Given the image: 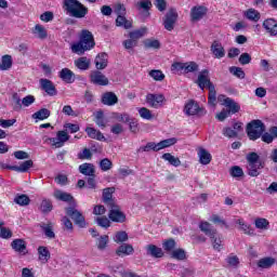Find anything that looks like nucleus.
Instances as JSON below:
<instances>
[{"label": "nucleus", "instance_id": "a878e982", "mask_svg": "<svg viewBox=\"0 0 277 277\" xmlns=\"http://www.w3.org/2000/svg\"><path fill=\"white\" fill-rule=\"evenodd\" d=\"M102 103L103 105H108V107H111L118 103V96L114 92H106L102 96Z\"/></svg>", "mask_w": 277, "mask_h": 277}, {"label": "nucleus", "instance_id": "1a4fd4ad", "mask_svg": "<svg viewBox=\"0 0 277 277\" xmlns=\"http://www.w3.org/2000/svg\"><path fill=\"white\" fill-rule=\"evenodd\" d=\"M176 21H179V13L176 12V9H170L164 15V29H167V31H172V29H174V25H176Z\"/></svg>", "mask_w": 277, "mask_h": 277}, {"label": "nucleus", "instance_id": "c03bdc74", "mask_svg": "<svg viewBox=\"0 0 277 277\" xmlns=\"http://www.w3.org/2000/svg\"><path fill=\"white\" fill-rule=\"evenodd\" d=\"M144 48L145 49H160L161 43L157 39H145L143 41Z\"/></svg>", "mask_w": 277, "mask_h": 277}, {"label": "nucleus", "instance_id": "338daca9", "mask_svg": "<svg viewBox=\"0 0 277 277\" xmlns=\"http://www.w3.org/2000/svg\"><path fill=\"white\" fill-rule=\"evenodd\" d=\"M115 14L117 16H127V8L122 3H117L115 5Z\"/></svg>", "mask_w": 277, "mask_h": 277}, {"label": "nucleus", "instance_id": "6ab92c4d", "mask_svg": "<svg viewBox=\"0 0 277 277\" xmlns=\"http://www.w3.org/2000/svg\"><path fill=\"white\" fill-rule=\"evenodd\" d=\"M54 198L56 200H61V202H71L74 207L77 206V203L75 202V197H72V195H70L69 193L62 192L60 189H56L54 192Z\"/></svg>", "mask_w": 277, "mask_h": 277}, {"label": "nucleus", "instance_id": "c9c22d12", "mask_svg": "<svg viewBox=\"0 0 277 277\" xmlns=\"http://www.w3.org/2000/svg\"><path fill=\"white\" fill-rule=\"evenodd\" d=\"M211 243L213 247V250H216V252H221L223 245H222V236L220 234H214L213 237H210Z\"/></svg>", "mask_w": 277, "mask_h": 277}, {"label": "nucleus", "instance_id": "423d86ee", "mask_svg": "<svg viewBox=\"0 0 277 277\" xmlns=\"http://www.w3.org/2000/svg\"><path fill=\"white\" fill-rule=\"evenodd\" d=\"M174 144H176V140H163L158 144L155 142H149L144 147H140L138 151L143 150L144 153H150V150H154L157 153L159 150H163V148L174 146Z\"/></svg>", "mask_w": 277, "mask_h": 277}, {"label": "nucleus", "instance_id": "de8ad7c7", "mask_svg": "<svg viewBox=\"0 0 277 277\" xmlns=\"http://www.w3.org/2000/svg\"><path fill=\"white\" fill-rule=\"evenodd\" d=\"M230 75H234V77H237L238 79H246V71L241 67L232 66L229 67Z\"/></svg>", "mask_w": 277, "mask_h": 277}, {"label": "nucleus", "instance_id": "f03ea898", "mask_svg": "<svg viewBox=\"0 0 277 277\" xmlns=\"http://www.w3.org/2000/svg\"><path fill=\"white\" fill-rule=\"evenodd\" d=\"M196 83L199 85L200 90L208 88V103L212 105V107H215V104L217 103V92L215 91V84L211 82L208 69H203L199 72Z\"/></svg>", "mask_w": 277, "mask_h": 277}, {"label": "nucleus", "instance_id": "2eb2a0df", "mask_svg": "<svg viewBox=\"0 0 277 277\" xmlns=\"http://www.w3.org/2000/svg\"><path fill=\"white\" fill-rule=\"evenodd\" d=\"M116 192V188L114 187H107L103 190V202L106 205V207H114L116 203V200H114V193Z\"/></svg>", "mask_w": 277, "mask_h": 277}, {"label": "nucleus", "instance_id": "603ef678", "mask_svg": "<svg viewBox=\"0 0 277 277\" xmlns=\"http://www.w3.org/2000/svg\"><path fill=\"white\" fill-rule=\"evenodd\" d=\"M41 228L45 235V237H48V239H55V232H53V225L51 224H43L41 225Z\"/></svg>", "mask_w": 277, "mask_h": 277}, {"label": "nucleus", "instance_id": "774afa93", "mask_svg": "<svg viewBox=\"0 0 277 277\" xmlns=\"http://www.w3.org/2000/svg\"><path fill=\"white\" fill-rule=\"evenodd\" d=\"M36 103V97L34 95H27L22 100V107H29Z\"/></svg>", "mask_w": 277, "mask_h": 277}, {"label": "nucleus", "instance_id": "f257e3e1", "mask_svg": "<svg viewBox=\"0 0 277 277\" xmlns=\"http://www.w3.org/2000/svg\"><path fill=\"white\" fill-rule=\"evenodd\" d=\"M96 47L94 42V35L90 30H82L79 37V41L70 45L71 53L76 55H84L85 51H92Z\"/></svg>", "mask_w": 277, "mask_h": 277}, {"label": "nucleus", "instance_id": "79ce46f5", "mask_svg": "<svg viewBox=\"0 0 277 277\" xmlns=\"http://www.w3.org/2000/svg\"><path fill=\"white\" fill-rule=\"evenodd\" d=\"M147 29L146 28H141L137 30H133L129 34L130 39L134 40V42H137L140 38H144L146 35Z\"/></svg>", "mask_w": 277, "mask_h": 277}, {"label": "nucleus", "instance_id": "e433bc0d", "mask_svg": "<svg viewBox=\"0 0 277 277\" xmlns=\"http://www.w3.org/2000/svg\"><path fill=\"white\" fill-rule=\"evenodd\" d=\"M39 261L42 263H47L49 259H51V252L47 247H39L38 248Z\"/></svg>", "mask_w": 277, "mask_h": 277}, {"label": "nucleus", "instance_id": "b1692460", "mask_svg": "<svg viewBox=\"0 0 277 277\" xmlns=\"http://www.w3.org/2000/svg\"><path fill=\"white\" fill-rule=\"evenodd\" d=\"M263 27L269 36H277V22L274 18H267L263 22Z\"/></svg>", "mask_w": 277, "mask_h": 277}, {"label": "nucleus", "instance_id": "3c124183", "mask_svg": "<svg viewBox=\"0 0 277 277\" xmlns=\"http://www.w3.org/2000/svg\"><path fill=\"white\" fill-rule=\"evenodd\" d=\"M262 140H277V127L273 126L268 129V132H264Z\"/></svg>", "mask_w": 277, "mask_h": 277}, {"label": "nucleus", "instance_id": "aec40b11", "mask_svg": "<svg viewBox=\"0 0 277 277\" xmlns=\"http://www.w3.org/2000/svg\"><path fill=\"white\" fill-rule=\"evenodd\" d=\"M2 168H6L8 170H14V172H27L29 168H34V160H26L19 166H2Z\"/></svg>", "mask_w": 277, "mask_h": 277}, {"label": "nucleus", "instance_id": "a19ab883", "mask_svg": "<svg viewBox=\"0 0 277 277\" xmlns=\"http://www.w3.org/2000/svg\"><path fill=\"white\" fill-rule=\"evenodd\" d=\"M246 16L249 21H253L254 23H259V21H261V13L254 9H249L246 12Z\"/></svg>", "mask_w": 277, "mask_h": 277}, {"label": "nucleus", "instance_id": "473e14b6", "mask_svg": "<svg viewBox=\"0 0 277 277\" xmlns=\"http://www.w3.org/2000/svg\"><path fill=\"white\" fill-rule=\"evenodd\" d=\"M116 27H122L123 29H131L133 22L127 19L126 15H119L116 18Z\"/></svg>", "mask_w": 277, "mask_h": 277}, {"label": "nucleus", "instance_id": "4c0bfd02", "mask_svg": "<svg viewBox=\"0 0 277 277\" xmlns=\"http://www.w3.org/2000/svg\"><path fill=\"white\" fill-rule=\"evenodd\" d=\"M12 68V55L5 54L1 58L0 70H10Z\"/></svg>", "mask_w": 277, "mask_h": 277}, {"label": "nucleus", "instance_id": "6e6d98bb", "mask_svg": "<svg viewBox=\"0 0 277 277\" xmlns=\"http://www.w3.org/2000/svg\"><path fill=\"white\" fill-rule=\"evenodd\" d=\"M229 174L233 179H241V176H243V169L239 166H234L230 168Z\"/></svg>", "mask_w": 277, "mask_h": 277}, {"label": "nucleus", "instance_id": "0e129e2a", "mask_svg": "<svg viewBox=\"0 0 277 277\" xmlns=\"http://www.w3.org/2000/svg\"><path fill=\"white\" fill-rule=\"evenodd\" d=\"M96 222L97 226H101L102 228H109V226H111V222L106 216L97 217Z\"/></svg>", "mask_w": 277, "mask_h": 277}, {"label": "nucleus", "instance_id": "bb28decb", "mask_svg": "<svg viewBox=\"0 0 277 277\" xmlns=\"http://www.w3.org/2000/svg\"><path fill=\"white\" fill-rule=\"evenodd\" d=\"M133 252H135V250L133 249V246L129 243H122L116 250L117 256H129L133 254Z\"/></svg>", "mask_w": 277, "mask_h": 277}, {"label": "nucleus", "instance_id": "4be33fe9", "mask_svg": "<svg viewBox=\"0 0 277 277\" xmlns=\"http://www.w3.org/2000/svg\"><path fill=\"white\" fill-rule=\"evenodd\" d=\"M78 170L83 176H96V168L90 162L80 164Z\"/></svg>", "mask_w": 277, "mask_h": 277}, {"label": "nucleus", "instance_id": "ea45409f", "mask_svg": "<svg viewBox=\"0 0 277 277\" xmlns=\"http://www.w3.org/2000/svg\"><path fill=\"white\" fill-rule=\"evenodd\" d=\"M162 159H164V161H169L170 166H173L174 168H179V166H181V159L174 157L170 153L163 154Z\"/></svg>", "mask_w": 277, "mask_h": 277}, {"label": "nucleus", "instance_id": "ddd939ff", "mask_svg": "<svg viewBox=\"0 0 277 277\" xmlns=\"http://www.w3.org/2000/svg\"><path fill=\"white\" fill-rule=\"evenodd\" d=\"M222 98H223V105L227 107V109H228L227 111H229V114H239V109H241V106H239V104H237V102H235L230 97L220 95L219 101H222Z\"/></svg>", "mask_w": 277, "mask_h": 277}, {"label": "nucleus", "instance_id": "412c9836", "mask_svg": "<svg viewBox=\"0 0 277 277\" xmlns=\"http://www.w3.org/2000/svg\"><path fill=\"white\" fill-rule=\"evenodd\" d=\"M11 248L19 254H27V242L21 238L14 239L11 242Z\"/></svg>", "mask_w": 277, "mask_h": 277}, {"label": "nucleus", "instance_id": "7c9ffc66", "mask_svg": "<svg viewBox=\"0 0 277 277\" xmlns=\"http://www.w3.org/2000/svg\"><path fill=\"white\" fill-rule=\"evenodd\" d=\"M276 265V259L274 258H262L258 261V267L261 269H269V267Z\"/></svg>", "mask_w": 277, "mask_h": 277}, {"label": "nucleus", "instance_id": "393cba45", "mask_svg": "<svg viewBox=\"0 0 277 277\" xmlns=\"http://www.w3.org/2000/svg\"><path fill=\"white\" fill-rule=\"evenodd\" d=\"M60 79L65 83H75V72L69 68H63L58 74Z\"/></svg>", "mask_w": 277, "mask_h": 277}, {"label": "nucleus", "instance_id": "20e7f679", "mask_svg": "<svg viewBox=\"0 0 277 277\" xmlns=\"http://www.w3.org/2000/svg\"><path fill=\"white\" fill-rule=\"evenodd\" d=\"M63 5L69 16L74 18H85L88 16V6L83 5L79 0H64Z\"/></svg>", "mask_w": 277, "mask_h": 277}, {"label": "nucleus", "instance_id": "c756f323", "mask_svg": "<svg viewBox=\"0 0 277 277\" xmlns=\"http://www.w3.org/2000/svg\"><path fill=\"white\" fill-rule=\"evenodd\" d=\"M199 228H200L201 233H205V235H207V237H213V235H215L217 232V229H215L211 226V223L205 222V221H202L199 224Z\"/></svg>", "mask_w": 277, "mask_h": 277}, {"label": "nucleus", "instance_id": "f3484780", "mask_svg": "<svg viewBox=\"0 0 277 277\" xmlns=\"http://www.w3.org/2000/svg\"><path fill=\"white\" fill-rule=\"evenodd\" d=\"M108 60H109V56L107 55V53L102 52L97 54L94 60L96 70H105L108 64Z\"/></svg>", "mask_w": 277, "mask_h": 277}, {"label": "nucleus", "instance_id": "69168bd1", "mask_svg": "<svg viewBox=\"0 0 277 277\" xmlns=\"http://www.w3.org/2000/svg\"><path fill=\"white\" fill-rule=\"evenodd\" d=\"M2 226H3V222H0V237L2 239H10L12 237V230Z\"/></svg>", "mask_w": 277, "mask_h": 277}, {"label": "nucleus", "instance_id": "e2e57ef3", "mask_svg": "<svg viewBox=\"0 0 277 277\" xmlns=\"http://www.w3.org/2000/svg\"><path fill=\"white\" fill-rule=\"evenodd\" d=\"M239 64H241V66H247V64H250L252 62V56L245 52L242 53L239 58H238Z\"/></svg>", "mask_w": 277, "mask_h": 277}, {"label": "nucleus", "instance_id": "6e6552de", "mask_svg": "<svg viewBox=\"0 0 277 277\" xmlns=\"http://www.w3.org/2000/svg\"><path fill=\"white\" fill-rule=\"evenodd\" d=\"M108 217L111 222H117L118 224L127 222V215L124 214V212H122V210H120V206H118V203L108 207Z\"/></svg>", "mask_w": 277, "mask_h": 277}, {"label": "nucleus", "instance_id": "bf43d9fd", "mask_svg": "<svg viewBox=\"0 0 277 277\" xmlns=\"http://www.w3.org/2000/svg\"><path fill=\"white\" fill-rule=\"evenodd\" d=\"M255 227L260 230H267V228H269V221H267V219H256Z\"/></svg>", "mask_w": 277, "mask_h": 277}, {"label": "nucleus", "instance_id": "58836bf2", "mask_svg": "<svg viewBox=\"0 0 277 277\" xmlns=\"http://www.w3.org/2000/svg\"><path fill=\"white\" fill-rule=\"evenodd\" d=\"M85 133L91 140H105V135L94 128H87Z\"/></svg>", "mask_w": 277, "mask_h": 277}, {"label": "nucleus", "instance_id": "a211bd4d", "mask_svg": "<svg viewBox=\"0 0 277 277\" xmlns=\"http://www.w3.org/2000/svg\"><path fill=\"white\" fill-rule=\"evenodd\" d=\"M210 51L216 60H222V57H225L226 55V50H224V47L220 43V41H213Z\"/></svg>", "mask_w": 277, "mask_h": 277}, {"label": "nucleus", "instance_id": "37998d69", "mask_svg": "<svg viewBox=\"0 0 277 277\" xmlns=\"http://www.w3.org/2000/svg\"><path fill=\"white\" fill-rule=\"evenodd\" d=\"M12 101L14 111H21V109H23V100H21V95H18V93H13Z\"/></svg>", "mask_w": 277, "mask_h": 277}, {"label": "nucleus", "instance_id": "2f4dec72", "mask_svg": "<svg viewBox=\"0 0 277 277\" xmlns=\"http://www.w3.org/2000/svg\"><path fill=\"white\" fill-rule=\"evenodd\" d=\"M94 116V122L100 127L101 129H105L107 127V120H105V113L103 110H97L93 114Z\"/></svg>", "mask_w": 277, "mask_h": 277}, {"label": "nucleus", "instance_id": "680f3d73", "mask_svg": "<svg viewBox=\"0 0 277 277\" xmlns=\"http://www.w3.org/2000/svg\"><path fill=\"white\" fill-rule=\"evenodd\" d=\"M237 224H239L241 230H243L245 235H254V229L250 228V225L246 224L243 220H238Z\"/></svg>", "mask_w": 277, "mask_h": 277}, {"label": "nucleus", "instance_id": "9d476101", "mask_svg": "<svg viewBox=\"0 0 277 277\" xmlns=\"http://www.w3.org/2000/svg\"><path fill=\"white\" fill-rule=\"evenodd\" d=\"M163 101H166V96H163V94L149 93L146 95V103L149 107H154V109H159V107H162Z\"/></svg>", "mask_w": 277, "mask_h": 277}, {"label": "nucleus", "instance_id": "8fccbe9b", "mask_svg": "<svg viewBox=\"0 0 277 277\" xmlns=\"http://www.w3.org/2000/svg\"><path fill=\"white\" fill-rule=\"evenodd\" d=\"M171 258L175 259L176 261H185L187 259V254L183 249H175L172 251Z\"/></svg>", "mask_w": 277, "mask_h": 277}, {"label": "nucleus", "instance_id": "7ed1b4c3", "mask_svg": "<svg viewBox=\"0 0 277 277\" xmlns=\"http://www.w3.org/2000/svg\"><path fill=\"white\" fill-rule=\"evenodd\" d=\"M247 159V174L249 176L256 177L261 174L263 168H265V161L261 160L259 154L252 151L246 156Z\"/></svg>", "mask_w": 277, "mask_h": 277}, {"label": "nucleus", "instance_id": "5701e85b", "mask_svg": "<svg viewBox=\"0 0 277 277\" xmlns=\"http://www.w3.org/2000/svg\"><path fill=\"white\" fill-rule=\"evenodd\" d=\"M206 15H207V8L205 6H194L190 10L192 21H200L205 18Z\"/></svg>", "mask_w": 277, "mask_h": 277}, {"label": "nucleus", "instance_id": "cd10ccee", "mask_svg": "<svg viewBox=\"0 0 277 277\" xmlns=\"http://www.w3.org/2000/svg\"><path fill=\"white\" fill-rule=\"evenodd\" d=\"M148 256H153V259H161L163 258V249L155 246V245H148L146 247Z\"/></svg>", "mask_w": 277, "mask_h": 277}, {"label": "nucleus", "instance_id": "a18cd8bd", "mask_svg": "<svg viewBox=\"0 0 277 277\" xmlns=\"http://www.w3.org/2000/svg\"><path fill=\"white\" fill-rule=\"evenodd\" d=\"M15 205H19V207H27L31 200L29 199V196L27 195H17L14 198Z\"/></svg>", "mask_w": 277, "mask_h": 277}, {"label": "nucleus", "instance_id": "052dcab7", "mask_svg": "<svg viewBox=\"0 0 277 277\" xmlns=\"http://www.w3.org/2000/svg\"><path fill=\"white\" fill-rule=\"evenodd\" d=\"M162 248L166 250V252H172V250L176 248V241L170 238L162 243Z\"/></svg>", "mask_w": 277, "mask_h": 277}, {"label": "nucleus", "instance_id": "c85d7f7f", "mask_svg": "<svg viewBox=\"0 0 277 277\" xmlns=\"http://www.w3.org/2000/svg\"><path fill=\"white\" fill-rule=\"evenodd\" d=\"M78 70H90L91 61L87 56H81L74 62Z\"/></svg>", "mask_w": 277, "mask_h": 277}, {"label": "nucleus", "instance_id": "0eeeda50", "mask_svg": "<svg viewBox=\"0 0 277 277\" xmlns=\"http://www.w3.org/2000/svg\"><path fill=\"white\" fill-rule=\"evenodd\" d=\"M65 213L72 220L76 226H79V228H85V216H83L81 211L77 210L75 207H67L65 208Z\"/></svg>", "mask_w": 277, "mask_h": 277}, {"label": "nucleus", "instance_id": "72a5a7b5", "mask_svg": "<svg viewBox=\"0 0 277 277\" xmlns=\"http://www.w3.org/2000/svg\"><path fill=\"white\" fill-rule=\"evenodd\" d=\"M32 34H34V36H36V38H39L40 40H44L48 36L47 29L44 28V26H42L40 24H37L32 28Z\"/></svg>", "mask_w": 277, "mask_h": 277}, {"label": "nucleus", "instance_id": "4d7b16f0", "mask_svg": "<svg viewBox=\"0 0 277 277\" xmlns=\"http://www.w3.org/2000/svg\"><path fill=\"white\" fill-rule=\"evenodd\" d=\"M114 241L116 243H124V241H129V234L127 232H118L114 237Z\"/></svg>", "mask_w": 277, "mask_h": 277}, {"label": "nucleus", "instance_id": "09e8293b", "mask_svg": "<svg viewBox=\"0 0 277 277\" xmlns=\"http://www.w3.org/2000/svg\"><path fill=\"white\" fill-rule=\"evenodd\" d=\"M148 75L154 81H163V79H166V75L159 69H151Z\"/></svg>", "mask_w": 277, "mask_h": 277}, {"label": "nucleus", "instance_id": "864d4df0", "mask_svg": "<svg viewBox=\"0 0 277 277\" xmlns=\"http://www.w3.org/2000/svg\"><path fill=\"white\" fill-rule=\"evenodd\" d=\"M108 243H109V236L107 235H103L96 240V246L100 250H105Z\"/></svg>", "mask_w": 277, "mask_h": 277}, {"label": "nucleus", "instance_id": "9b49d317", "mask_svg": "<svg viewBox=\"0 0 277 277\" xmlns=\"http://www.w3.org/2000/svg\"><path fill=\"white\" fill-rule=\"evenodd\" d=\"M90 81L94 85H109V79L100 69L91 71Z\"/></svg>", "mask_w": 277, "mask_h": 277}, {"label": "nucleus", "instance_id": "f8f14e48", "mask_svg": "<svg viewBox=\"0 0 277 277\" xmlns=\"http://www.w3.org/2000/svg\"><path fill=\"white\" fill-rule=\"evenodd\" d=\"M40 88L43 90V92H47L49 96H57V89L55 88V84H53V81L41 78L39 80Z\"/></svg>", "mask_w": 277, "mask_h": 277}, {"label": "nucleus", "instance_id": "13d9d810", "mask_svg": "<svg viewBox=\"0 0 277 277\" xmlns=\"http://www.w3.org/2000/svg\"><path fill=\"white\" fill-rule=\"evenodd\" d=\"M100 168L103 172H107L114 168V163L108 158H104L100 161Z\"/></svg>", "mask_w": 277, "mask_h": 277}, {"label": "nucleus", "instance_id": "4468645a", "mask_svg": "<svg viewBox=\"0 0 277 277\" xmlns=\"http://www.w3.org/2000/svg\"><path fill=\"white\" fill-rule=\"evenodd\" d=\"M184 111L187 116H196L197 114H205V109L200 108V106L198 105V103H196L195 101H189L184 108Z\"/></svg>", "mask_w": 277, "mask_h": 277}, {"label": "nucleus", "instance_id": "39448f33", "mask_svg": "<svg viewBox=\"0 0 277 277\" xmlns=\"http://www.w3.org/2000/svg\"><path fill=\"white\" fill-rule=\"evenodd\" d=\"M265 123L261 119H253L246 126V133L249 140H261L265 135Z\"/></svg>", "mask_w": 277, "mask_h": 277}, {"label": "nucleus", "instance_id": "f704fd0d", "mask_svg": "<svg viewBox=\"0 0 277 277\" xmlns=\"http://www.w3.org/2000/svg\"><path fill=\"white\" fill-rule=\"evenodd\" d=\"M51 116V110L48 108H41L35 114H32V119L34 120H47Z\"/></svg>", "mask_w": 277, "mask_h": 277}, {"label": "nucleus", "instance_id": "5fc2aeb1", "mask_svg": "<svg viewBox=\"0 0 277 277\" xmlns=\"http://www.w3.org/2000/svg\"><path fill=\"white\" fill-rule=\"evenodd\" d=\"M40 210L42 213H51L53 211V203L49 199H43L41 201Z\"/></svg>", "mask_w": 277, "mask_h": 277}, {"label": "nucleus", "instance_id": "49530a36", "mask_svg": "<svg viewBox=\"0 0 277 277\" xmlns=\"http://www.w3.org/2000/svg\"><path fill=\"white\" fill-rule=\"evenodd\" d=\"M199 66L196 62H186L184 63V75H188V72H198Z\"/></svg>", "mask_w": 277, "mask_h": 277}, {"label": "nucleus", "instance_id": "dca6fc26", "mask_svg": "<svg viewBox=\"0 0 277 277\" xmlns=\"http://www.w3.org/2000/svg\"><path fill=\"white\" fill-rule=\"evenodd\" d=\"M196 150L199 158V163H201V166H209V163H211V159H213L211 153L203 147H197Z\"/></svg>", "mask_w": 277, "mask_h": 277}]
</instances>
